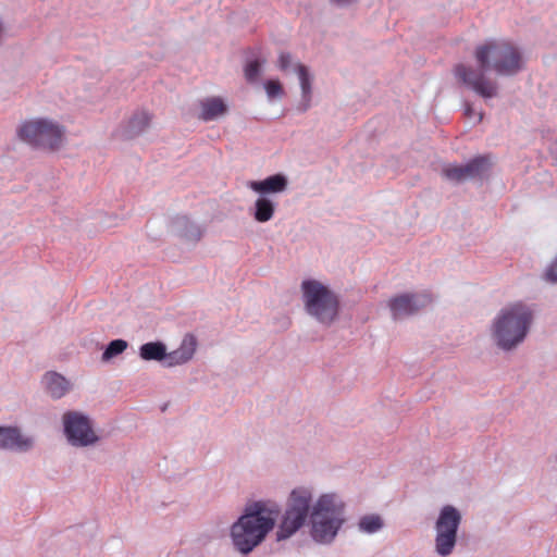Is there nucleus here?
I'll use <instances>...</instances> for the list:
<instances>
[{"label": "nucleus", "instance_id": "4468645a", "mask_svg": "<svg viewBox=\"0 0 557 557\" xmlns=\"http://www.w3.org/2000/svg\"><path fill=\"white\" fill-rule=\"evenodd\" d=\"M287 178L283 174L271 175L263 181H251L248 186L256 193L278 194L287 188Z\"/></svg>", "mask_w": 557, "mask_h": 557}, {"label": "nucleus", "instance_id": "c756f323", "mask_svg": "<svg viewBox=\"0 0 557 557\" xmlns=\"http://www.w3.org/2000/svg\"><path fill=\"white\" fill-rule=\"evenodd\" d=\"M178 223H180V224H184V225H185V224H187V223H188V220H187L186 218H183V219H180V220H178Z\"/></svg>", "mask_w": 557, "mask_h": 557}, {"label": "nucleus", "instance_id": "bb28decb", "mask_svg": "<svg viewBox=\"0 0 557 557\" xmlns=\"http://www.w3.org/2000/svg\"><path fill=\"white\" fill-rule=\"evenodd\" d=\"M106 348H127V343L123 339L112 341Z\"/></svg>", "mask_w": 557, "mask_h": 557}, {"label": "nucleus", "instance_id": "412c9836", "mask_svg": "<svg viewBox=\"0 0 557 557\" xmlns=\"http://www.w3.org/2000/svg\"><path fill=\"white\" fill-rule=\"evenodd\" d=\"M260 63L259 61L255 60L249 62L245 67V77L248 82L252 83L257 81L259 74H260Z\"/></svg>", "mask_w": 557, "mask_h": 557}, {"label": "nucleus", "instance_id": "2eb2a0df", "mask_svg": "<svg viewBox=\"0 0 557 557\" xmlns=\"http://www.w3.org/2000/svg\"><path fill=\"white\" fill-rule=\"evenodd\" d=\"M201 113L199 117L202 121H213L222 115H224L227 111V107L224 103L223 99L220 97H210L200 102Z\"/></svg>", "mask_w": 557, "mask_h": 557}, {"label": "nucleus", "instance_id": "c85d7f7f", "mask_svg": "<svg viewBox=\"0 0 557 557\" xmlns=\"http://www.w3.org/2000/svg\"><path fill=\"white\" fill-rule=\"evenodd\" d=\"M193 228H194L193 233H190V234L185 233L184 236H186V237H194L195 239H199L200 236H201L200 230L197 226H193Z\"/></svg>", "mask_w": 557, "mask_h": 557}, {"label": "nucleus", "instance_id": "9b49d317", "mask_svg": "<svg viewBox=\"0 0 557 557\" xmlns=\"http://www.w3.org/2000/svg\"><path fill=\"white\" fill-rule=\"evenodd\" d=\"M490 165L488 158L480 156L465 165L448 164L443 169L442 173L446 180L460 183L482 175L488 170Z\"/></svg>", "mask_w": 557, "mask_h": 557}, {"label": "nucleus", "instance_id": "6e6552de", "mask_svg": "<svg viewBox=\"0 0 557 557\" xmlns=\"http://www.w3.org/2000/svg\"><path fill=\"white\" fill-rule=\"evenodd\" d=\"M63 431L73 447H89L100 441L90 417L81 411L70 410L62 416Z\"/></svg>", "mask_w": 557, "mask_h": 557}, {"label": "nucleus", "instance_id": "423d86ee", "mask_svg": "<svg viewBox=\"0 0 557 557\" xmlns=\"http://www.w3.org/2000/svg\"><path fill=\"white\" fill-rule=\"evenodd\" d=\"M306 310L321 323L330 324L338 311L337 297L323 284L314 280L302 282Z\"/></svg>", "mask_w": 557, "mask_h": 557}, {"label": "nucleus", "instance_id": "0eeeda50", "mask_svg": "<svg viewBox=\"0 0 557 557\" xmlns=\"http://www.w3.org/2000/svg\"><path fill=\"white\" fill-rule=\"evenodd\" d=\"M460 522L461 515L454 506L446 505L441 509L434 527V552L438 556L447 557L453 554Z\"/></svg>", "mask_w": 557, "mask_h": 557}, {"label": "nucleus", "instance_id": "cd10ccee", "mask_svg": "<svg viewBox=\"0 0 557 557\" xmlns=\"http://www.w3.org/2000/svg\"><path fill=\"white\" fill-rule=\"evenodd\" d=\"M140 348H165V346L160 342H151L141 345Z\"/></svg>", "mask_w": 557, "mask_h": 557}, {"label": "nucleus", "instance_id": "ddd939ff", "mask_svg": "<svg viewBox=\"0 0 557 557\" xmlns=\"http://www.w3.org/2000/svg\"><path fill=\"white\" fill-rule=\"evenodd\" d=\"M42 383L47 393L54 399L65 396L72 388L71 382L62 374L50 371L42 377Z\"/></svg>", "mask_w": 557, "mask_h": 557}, {"label": "nucleus", "instance_id": "9d476101", "mask_svg": "<svg viewBox=\"0 0 557 557\" xmlns=\"http://www.w3.org/2000/svg\"><path fill=\"white\" fill-rule=\"evenodd\" d=\"M429 293L401 294L388 300V308L395 319L405 318L417 313L420 309L432 302Z\"/></svg>", "mask_w": 557, "mask_h": 557}, {"label": "nucleus", "instance_id": "1a4fd4ad", "mask_svg": "<svg viewBox=\"0 0 557 557\" xmlns=\"http://www.w3.org/2000/svg\"><path fill=\"white\" fill-rule=\"evenodd\" d=\"M36 438L17 425H0V450L27 454L35 448Z\"/></svg>", "mask_w": 557, "mask_h": 557}, {"label": "nucleus", "instance_id": "20e7f679", "mask_svg": "<svg viewBox=\"0 0 557 557\" xmlns=\"http://www.w3.org/2000/svg\"><path fill=\"white\" fill-rule=\"evenodd\" d=\"M533 319L532 311L522 304L503 309L493 324V336L502 348H512L525 337Z\"/></svg>", "mask_w": 557, "mask_h": 557}, {"label": "nucleus", "instance_id": "39448f33", "mask_svg": "<svg viewBox=\"0 0 557 557\" xmlns=\"http://www.w3.org/2000/svg\"><path fill=\"white\" fill-rule=\"evenodd\" d=\"M18 137L26 144L47 151H58L65 140V128L48 119H35L24 122L18 131Z\"/></svg>", "mask_w": 557, "mask_h": 557}, {"label": "nucleus", "instance_id": "f3484780", "mask_svg": "<svg viewBox=\"0 0 557 557\" xmlns=\"http://www.w3.org/2000/svg\"><path fill=\"white\" fill-rule=\"evenodd\" d=\"M151 115L146 111L136 112L127 123L125 133L132 138L141 134L150 124Z\"/></svg>", "mask_w": 557, "mask_h": 557}, {"label": "nucleus", "instance_id": "f03ea898", "mask_svg": "<svg viewBox=\"0 0 557 557\" xmlns=\"http://www.w3.org/2000/svg\"><path fill=\"white\" fill-rule=\"evenodd\" d=\"M474 58L480 70L459 64L455 69V74L459 81L483 98H492L497 95V84L487 78L484 71H494L498 75L511 76L523 66L519 49L512 42L503 39H491L479 45L474 50Z\"/></svg>", "mask_w": 557, "mask_h": 557}, {"label": "nucleus", "instance_id": "f257e3e1", "mask_svg": "<svg viewBox=\"0 0 557 557\" xmlns=\"http://www.w3.org/2000/svg\"><path fill=\"white\" fill-rule=\"evenodd\" d=\"M345 521V503L337 493H322L314 499L312 486H296L287 496L275 540L290 539L309 522L311 540L319 545H331Z\"/></svg>", "mask_w": 557, "mask_h": 557}, {"label": "nucleus", "instance_id": "4be33fe9", "mask_svg": "<svg viewBox=\"0 0 557 557\" xmlns=\"http://www.w3.org/2000/svg\"><path fill=\"white\" fill-rule=\"evenodd\" d=\"M293 65V57L288 52H281L277 60V66L282 72H287Z\"/></svg>", "mask_w": 557, "mask_h": 557}, {"label": "nucleus", "instance_id": "7ed1b4c3", "mask_svg": "<svg viewBox=\"0 0 557 557\" xmlns=\"http://www.w3.org/2000/svg\"><path fill=\"white\" fill-rule=\"evenodd\" d=\"M277 512L276 507H269L262 500L247 505L230 528L234 549L245 556L253 552L273 530Z\"/></svg>", "mask_w": 557, "mask_h": 557}, {"label": "nucleus", "instance_id": "aec40b11", "mask_svg": "<svg viewBox=\"0 0 557 557\" xmlns=\"http://www.w3.org/2000/svg\"><path fill=\"white\" fill-rule=\"evenodd\" d=\"M264 89L270 99L283 96V86L277 79H270L264 84Z\"/></svg>", "mask_w": 557, "mask_h": 557}, {"label": "nucleus", "instance_id": "a211bd4d", "mask_svg": "<svg viewBox=\"0 0 557 557\" xmlns=\"http://www.w3.org/2000/svg\"><path fill=\"white\" fill-rule=\"evenodd\" d=\"M275 211L274 202L267 197H259L255 203V219L258 222L264 223L273 218Z\"/></svg>", "mask_w": 557, "mask_h": 557}, {"label": "nucleus", "instance_id": "393cba45", "mask_svg": "<svg viewBox=\"0 0 557 557\" xmlns=\"http://www.w3.org/2000/svg\"><path fill=\"white\" fill-rule=\"evenodd\" d=\"M465 114H466V116H468L469 119H471V117H474V116H475L478 122H481V121H482V117H483L482 113H476V112L473 110V108H472L469 103H467V104H466V108H465Z\"/></svg>", "mask_w": 557, "mask_h": 557}, {"label": "nucleus", "instance_id": "5701e85b", "mask_svg": "<svg viewBox=\"0 0 557 557\" xmlns=\"http://www.w3.org/2000/svg\"><path fill=\"white\" fill-rule=\"evenodd\" d=\"M545 281L557 284V255L544 273Z\"/></svg>", "mask_w": 557, "mask_h": 557}, {"label": "nucleus", "instance_id": "b1692460", "mask_svg": "<svg viewBox=\"0 0 557 557\" xmlns=\"http://www.w3.org/2000/svg\"><path fill=\"white\" fill-rule=\"evenodd\" d=\"M197 346V339L193 334H186L180 348H195Z\"/></svg>", "mask_w": 557, "mask_h": 557}, {"label": "nucleus", "instance_id": "a878e982", "mask_svg": "<svg viewBox=\"0 0 557 557\" xmlns=\"http://www.w3.org/2000/svg\"><path fill=\"white\" fill-rule=\"evenodd\" d=\"M124 350H103L101 361L102 362H109L114 357L119 356Z\"/></svg>", "mask_w": 557, "mask_h": 557}, {"label": "nucleus", "instance_id": "dca6fc26", "mask_svg": "<svg viewBox=\"0 0 557 557\" xmlns=\"http://www.w3.org/2000/svg\"><path fill=\"white\" fill-rule=\"evenodd\" d=\"M295 71L298 74L301 94H302V102L300 106L301 111H307L310 107L311 101V76L309 74L308 67L301 63H295Z\"/></svg>", "mask_w": 557, "mask_h": 557}, {"label": "nucleus", "instance_id": "6ab92c4d", "mask_svg": "<svg viewBox=\"0 0 557 557\" xmlns=\"http://www.w3.org/2000/svg\"><path fill=\"white\" fill-rule=\"evenodd\" d=\"M358 530L364 534H374L384 527L383 519L375 513L362 516L358 521Z\"/></svg>", "mask_w": 557, "mask_h": 557}, {"label": "nucleus", "instance_id": "f8f14e48", "mask_svg": "<svg viewBox=\"0 0 557 557\" xmlns=\"http://www.w3.org/2000/svg\"><path fill=\"white\" fill-rule=\"evenodd\" d=\"M195 350H139L143 360H156L162 367L172 368L193 359Z\"/></svg>", "mask_w": 557, "mask_h": 557}]
</instances>
